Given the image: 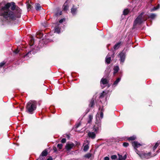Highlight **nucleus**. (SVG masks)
Instances as JSON below:
<instances>
[{
	"label": "nucleus",
	"mask_w": 160,
	"mask_h": 160,
	"mask_svg": "<svg viewBox=\"0 0 160 160\" xmlns=\"http://www.w3.org/2000/svg\"><path fill=\"white\" fill-rule=\"evenodd\" d=\"M21 12V10L15 5L14 2H8L0 9V15L3 16V20L9 22L20 18Z\"/></svg>",
	"instance_id": "obj_1"
},
{
	"label": "nucleus",
	"mask_w": 160,
	"mask_h": 160,
	"mask_svg": "<svg viewBox=\"0 0 160 160\" xmlns=\"http://www.w3.org/2000/svg\"><path fill=\"white\" fill-rule=\"evenodd\" d=\"M98 115L96 116V124L94 125L92 131H89L88 133V137L92 139L95 138L96 134L98 133L101 130V120L99 117H97Z\"/></svg>",
	"instance_id": "obj_2"
},
{
	"label": "nucleus",
	"mask_w": 160,
	"mask_h": 160,
	"mask_svg": "<svg viewBox=\"0 0 160 160\" xmlns=\"http://www.w3.org/2000/svg\"><path fill=\"white\" fill-rule=\"evenodd\" d=\"M132 144L135 150V152L142 159H147L152 157L151 152L147 153L143 152H140L137 150V148L141 146V145L137 142L134 141L132 142Z\"/></svg>",
	"instance_id": "obj_3"
},
{
	"label": "nucleus",
	"mask_w": 160,
	"mask_h": 160,
	"mask_svg": "<svg viewBox=\"0 0 160 160\" xmlns=\"http://www.w3.org/2000/svg\"><path fill=\"white\" fill-rule=\"evenodd\" d=\"M37 103L34 100L30 101L27 104L26 111L30 114L33 113V112L37 108Z\"/></svg>",
	"instance_id": "obj_4"
},
{
	"label": "nucleus",
	"mask_w": 160,
	"mask_h": 160,
	"mask_svg": "<svg viewBox=\"0 0 160 160\" xmlns=\"http://www.w3.org/2000/svg\"><path fill=\"white\" fill-rule=\"evenodd\" d=\"M144 14V13L143 12L141 13L135 20L133 25V28H135L137 24L140 25L148 19L147 17L143 15Z\"/></svg>",
	"instance_id": "obj_5"
},
{
	"label": "nucleus",
	"mask_w": 160,
	"mask_h": 160,
	"mask_svg": "<svg viewBox=\"0 0 160 160\" xmlns=\"http://www.w3.org/2000/svg\"><path fill=\"white\" fill-rule=\"evenodd\" d=\"M119 57L120 58L119 60L120 61V63L122 64L125 61L126 58L125 52H124L123 51L122 52L119 54Z\"/></svg>",
	"instance_id": "obj_6"
},
{
	"label": "nucleus",
	"mask_w": 160,
	"mask_h": 160,
	"mask_svg": "<svg viewBox=\"0 0 160 160\" xmlns=\"http://www.w3.org/2000/svg\"><path fill=\"white\" fill-rule=\"evenodd\" d=\"M61 26V25H60L58 22H57L56 24V25L55 27V31L54 32H56L58 33H59L60 31L62 30V29L60 27Z\"/></svg>",
	"instance_id": "obj_7"
},
{
	"label": "nucleus",
	"mask_w": 160,
	"mask_h": 160,
	"mask_svg": "<svg viewBox=\"0 0 160 160\" xmlns=\"http://www.w3.org/2000/svg\"><path fill=\"white\" fill-rule=\"evenodd\" d=\"M32 52L33 54H34L33 50H31L28 52L24 56V58H25V60H27L28 59V58L31 57Z\"/></svg>",
	"instance_id": "obj_8"
},
{
	"label": "nucleus",
	"mask_w": 160,
	"mask_h": 160,
	"mask_svg": "<svg viewBox=\"0 0 160 160\" xmlns=\"http://www.w3.org/2000/svg\"><path fill=\"white\" fill-rule=\"evenodd\" d=\"M112 53L111 54L110 53H109L108 55L106 56L105 58V61L106 63L107 64H109L111 60V57L112 55Z\"/></svg>",
	"instance_id": "obj_9"
},
{
	"label": "nucleus",
	"mask_w": 160,
	"mask_h": 160,
	"mask_svg": "<svg viewBox=\"0 0 160 160\" xmlns=\"http://www.w3.org/2000/svg\"><path fill=\"white\" fill-rule=\"evenodd\" d=\"M74 144L72 143L67 144L65 146L66 149L68 151L70 150L74 146Z\"/></svg>",
	"instance_id": "obj_10"
},
{
	"label": "nucleus",
	"mask_w": 160,
	"mask_h": 160,
	"mask_svg": "<svg viewBox=\"0 0 160 160\" xmlns=\"http://www.w3.org/2000/svg\"><path fill=\"white\" fill-rule=\"evenodd\" d=\"M100 82L102 87H104V86H102V84L103 85H104L105 84H107L108 82V80L106 78H102L101 79Z\"/></svg>",
	"instance_id": "obj_11"
},
{
	"label": "nucleus",
	"mask_w": 160,
	"mask_h": 160,
	"mask_svg": "<svg viewBox=\"0 0 160 160\" xmlns=\"http://www.w3.org/2000/svg\"><path fill=\"white\" fill-rule=\"evenodd\" d=\"M77 8H75L74 6H73L72 8L71 9V13L73 15H75L77 12Z\"/></svg>",
	"instance_id": "obj_12"
},
{
	"label": "nucleus",
	"mask_w": 160,
	"mask_h": 160,
	"mask_svg": "<svg viewBox=\"0 0 160 160\" xmlns=\"http://www.w3.org/2000/svg\"><path fill=\"white\" fill-rule=\"evenodd\" d=\"M99 110L100 111V116L101 119H102L103 118V112L104 111V109L103 108V107H100L99 108Z\"/></svg>",
	"instance_id": "obj_13"
},
{
	"label": "nucleus",
	"mask_w": 160,
	"mask_h": 160,
	"mask_svg": "<svg viewBox=\"0 0 160 160\" xmlns=\"http://www.w3.org/2000/svg\"><path fill=\"white\" fill-rule=\"evenodd\" d=\"M121 44V42H119L116 43L113 47V48L114 50L118 49L120 47Z\"/></svg>",
	"instance_id": "obj_14"
},
{
	"label": "nucleus",
	"mask_w": 160,
	"mask_h": 160,
	"mask_svg": "<svg viewBox=\"0 0 160 160\" xmlns=\"http://www.w3.org/2000/svg\"><path fill=\"white\" fill-rule=\"evenodd\" d=\"M121 80L120 78H118L112 84V86L115 87L117 85L118 83L120 82Z\"/></svg>",
	"instance_id": "obj_15"
},
{
	"label": "nucleus",
	"mask_w": 160,
	"mask_h": 160,
	"mask_svg": "<svg viewBox=\"0 0 160 160\" xmlns=\"http://www.w3.org/2000/svg\"><path fill=\"white\" fill-rule=\"evenodd\" d=\"M93 118V116L92 115H90L88 116V123H91L92 122V120Z\"/></svg>",
	"instance_id": "obj_16"
},
{
	"label": "nucleus",
	"mask_w": 160,
	"mask_h": 160,
	"mask_svg": "<svg viewBox=\"0 0 160 160\" xmlns=\"http://www.w3.org/2000/svg\"><path fill=\"white\" fill-rule=\"evenodd\" d=\"M119 70V68L118 66H117L115 67V68H114V71L113 72V74H115V73H117L118 72Z\"/></svg>",
	"instance_id": "obj_17"
},
{
	"label": "nucleus",
	"mask_w": 160,
	"mask_h": 160,
	"mask_svg": "<svg viewBox=\"0 0 160 160\" xmlns=\"http://www.w3.org/2000/svg\"><path fill=\"white\" fill-rule=\"evenodd\" d=\"M43 36V34L41 32H38L37 33V38H41Z\"/></svg>",
	"instance_id": "obj_18"
},
{
	"label": "nucleus",
	"mask_w": 160,
	"mask_h": 160,
	"mask_svg": "<svg viewBox=\"0 0 160 160\" xmlns=\"http://www.w3.org/2000/svg\"><path fill=\"white\" fill-rule=\"evenodd\" d=\"M48 154V152L46 150H44L41 153V155L42 156H46Z\"/></svg>",
	"instance_id": "obj_19"
},
{
	"label": "nucleus",
	"mask_w": 160,
	"mask_h": 160,
	"mask_svg": "<svg viewBox=\"0 0 160 160\" xmlns=\"http://www.w3.org/2000/svg\"><path fill=\"white\" fill-rule=\"evenodd\" d=\"M41 6L38 3L36 4L35 9L37 10H38L41 9Z\"/></svg>",
	"instance_id": "obj_20"
},
{
	"label": "nucleus",
	"mask_w": 160,
	"mask_h": 160,
	"mask_svg": "<svg viewBox=\"0 0 160 160\" xmlns=\"http://www.w3.org/2000/svg\"><path fill=\"white\" fill-rule=\"evenodd\" d=\"M156 16V14L154 13H151L149 15V17L152 19H153L155 18Z\"/></svg>",
	"instance_id": "obj_21"
},
{
	"label": "nucleus",
	"mask_w": 160,
	"mask_h": 160,
	"mask_svg": "<svg viewBox=\"0 0 160 160\" xmlns=\"http://www.w3.org/2000/svg\"><path fill=\"white\" fill-rule=\"evenodd\" d=\"M92 156V154L91 153H88L84 155V157L85 158H89Z\"/></svg>",
	"instance_id": "obj_22"
},
{
	"label": "nucleus",
	"mask_w": 160,
	"mask_h": 160,
	"mask_svg": "<svg viewBox=\"0 0 160 160\" xmlns=\"http://www.w3.org/2000/svg\"><path fill=\"white\" fill-rule=\"evenodd\" d=\"M68 8V5L65 3L63 6V9L65 11H67Z\"/></svg>",
	"instance_id": "obj_23"
},
{
	"label": "nucleus",
	"mask_w": 160,
	"mask_h": 160,
	"mask_svg": "<svg viewBox=\"0 0 160 160\" xmlns=\"http://www.w3.org/2000/svg\"><path fill=\"white\" fill-rule=\"evenodd\" d=\"M159 5H158L156 7H154L153 8H152L151 9V11L153 12V11H155V10L158 9L159 8Z\"/></svg>",
	"instance_id": "obj_24"
},
{
	"label": "nucleus",
	"mask_w": 160,
	"mask_h": 160,
	"mask_svg": "<svg viewBox=\"0 0 160 160\" xmlns=\"http://www.w3.org/2000/svg\"><path fill=\"white\" fill-rule=\"evenodd\" d=\"M89 148V146L87 144V145H85L84 147L83 150L85 152L87 151L88 150Z\"/></svg>",
	"instance_id": "obj_25"
},
{
	"label": "nucleus",
	"mask_w": 160,
	"mask_h": 160,
	"mask_svg": "<svg viewBox=\"0 0 160 160\" xmlns=\"http://www.w3.org/2000/svg\"><path fill=\"white\" fill-rule=\"evenodd\" d=\"M129 12V10L128 9H125L123 11V14L125 15H126L128 14Z\"/></svg>",
	"instance_id": "obj_26"
},
{
	"label": "nucleus",
	"mask_w": 160,
	"mask_h": 160,
	"mask_svg": "<svg viewBox=\"0 0 160 160\" xmlns=\"http://www.w3.org/2000/svg\"><path fill=\"white\" fill-rule=\"evenodd\" d=\"M94 105V100L93 99L91 100L89 104V106L90 107H92Z\"/></svg>",
	"instance_id": "obj_27"
},
{
	"label": "nucleus",
	"mask_w": 160,
	"mask_h": 160,
	"mask_svg": "<svg viewBox=\"0 0 160 160\" xmlns=\"http://www.w3.org/2000/svg\"><path fill=\"white\" fill-rule=\"evenodd\" d=\"M136 138V137L134 136L130 137L128 138V140H133Z\"/></svg>",
	"instance_id": "obj_28"
},
{
	"label": "nucleus",
	"mask_w": 160,
	"mask_h": 160,
	"mask_svg": "<svg viewBox=\"0 0 160 160\" xmlns=\"http://www.w3.org/2000/svg\"><path fill=\"white\" fill-rule=\"evenodd\" d=\"M117 158V156L116 155H114L111 156V158L112 160H115Z\"/></svg>",
	"instance_id": "obj_29"
},
{
	"label": "nucleus",
	"mask_w": 160,
	"mask_h": 160,
	"mask_svg": "<svg viewBox=\"0 0 160 160\" xmlns=\"http://www.w3.org/2000/svg\"><path fill=\"white\" fill-rule=\"evenodd\" d=\"M62 144H58L57 145V147L60 149H61L62 148Z\"/></svg>",
	"instance_id": "obj_30"
},
{
	"label": "nucleus",
	"mask_w": 160,
	"mask_h": 160,
	"mask_svg": "<svg viewBox=\"0 0 160 160\" xmlns=\"http://www.w3.org/2000/svg\"><path fill=\"white\" fill-rule=\"evenodd\" d=\"M6 63V62L3 61L0 63V67H2Z\"/></svg>",
	"instance_id": "obj_31"
},
{
	"label": "nucleus",
	"mask_w": 160,
	"mask_h": 160,
	"mask_svg": "<svg viewBox=\"0 0 160 160\" xmlns=\"http://www.w3.org/2000/svg\"><path fill=\"white\" fill-rule=\"evenodd\" d=\"M62 14V12L61 11H60L59 12H57L56 13L55 15L56 16H58L59 15H61Z\"/></svg>",
	"instance_id": "obj_32"
},
{
	"label": "nucleus",
	"mask_w": 160,
	"mask_h": 160,
	"mask_svg": "<svg viewBox=\"0 0 160 160\" xmlns=\"http://www.w3.org/2000/svg\"><path fill=\"white\" fill-rule=\"evenodd\" d=\"M31 7L32 6H31V5L29 4H28L27 5V9H28V10H30L31 9Z\"/></svg>",
	"instance_id": "obj_33"
},
{
	"label": "nucleus",
	"mask_w": 160,
	"mask_h": 160,
	"mask_svg": "<svg viewBox=\"0 0 160 160\" xmlns=\"http://www.w3.org/2000/svg\"><path fill=\"white\" fill-rule=\"evenodd\" d=\"M65 20L66 19L65 18L62 19L59 21V23H61L63 21H65Z\"/></svg>",
	"instance_id": "obj_34"
},
{
	"label": "nucleus",
	"mask_w": 160,
	"mask_h": 160,
	"mask_svg": "<svg viewBox=\"0 0 160 160\" xmlns=\"http://www.w3.org/2000/svg\"><path fill=\"white\" fill-rule=\"evenodd\" d=\"M118 159L120 160H122V156L119 154H118Z\"/></svg>",
	"instance_id": "obj_35"
},
{
	"label": "nucleus",
	"mask_w": 160,
	"mask_h": 160,
	"mask_svg": "<svg viewBox=\"0 0 160 160\" xmlns=\"http://www.w3.org/2000/svg\"><path fill=\"white\" fill-rule=\"evenodd\" d=\"M123 145L124 147H127L128 146L129 144L128 142H124L123 143Z\"/></svg>",
	"instance_id": "obj_36"
},
{
	"label": "nucleus",
	"mask_w": 160,
	"mask_h": 160,
	"mask_svg": "<svg viewBox=\"0 0 160 160\" xmlns=\"http://www.w3.org/2000/svg\"><path fill=\"white\" fill-rule=\"evenodd\" d=\"M66 140L65 138H63L61 140V142L62 143H65L66 142Z\"/></svg>",
	"instance_id": "obj_37"
},
{
	"label": "nucleus",
	"mask_w": 160,
	"mask_h": 160,
	"mask_svg": "<svg viewBox=\"0 0 160 160\" xmlns=\"http://www.w3.org/2000/svg\"><path fill=\"white\" fill-rule=\"evenodd\" d=\"M81 124L80 122H79L78 123H77L75 125V127L76 128H78L80 125Z\"/></svg>",
	"instance_id": "obj_38"
},
{
	"label": "nucleus",
	"mask_w": 160,
	"mask_h": 160,
	"mask_svg": "<svg viewBox=\"0 0 160 160\" xmlns=\"http://www.w3.org/2000/svg\"><path fill=\"white\" fill-rule=\"evenodd\" d=\"M158 146V145H157V144L156 143L155 145H154V147L153 148V150H154Z\"/></svg>",
	"instance_id": "obj_39"
},
{
	"label": "nucleus",
	"mask_w": 160,
	"mask_h": 160,
	"mask_svg": "<svg viewBox=\"0 0 160 160\" xmlns=\"http://www.w3.org/2000/svg\"><path fill=\"white\" fill-rule=\"evenodd\" d=\"M127 158V155L126 154L125 155L123 156H122V160H125Z\"/></svg>",
	"instance_id": "obj_40"
},
{
	"label": "nucleus",
	"mask_w": 160,
	"mask_h": 160,
	"mask_svg": "<svg viewBox=\"0 0 160 160\" xmlns=\"http://www.w3.org/2000/svg\"><path fill=\"white\" fill-rule=\"evenodd\" d=\"M109 158L108 157H104V160H109Z\"/></svg>",
	"instance_id": "obj_41"
},
{
	"label": "nucleus",
	"mask_w": 160,
	"mask_h": 160,
	"mask_svg": "<svg viewBox=\"0 0 160 160\" xmlns=\"http://www.w3.org/2000/svg\"><path fill=\"white\" fill-rule=\"evenodd\" d=\"M19 52V51L18 50V49H16L14 51V52L16 53L17 54Z\"/></svg>",
	"instance_id": "obj_42"
},
{
	"label": "nucleus",
	"mask_w": 160,
	"mask_h": 160,
	"mask_svg": "<svg viewBox=\"0 0 160 160\" xmlns=\"http://www.w3.org/2000/svg\"><path fill=\"white\" fill-rule=\"evenodd\" d=\"M104 92H103L102 93L100 96V97L101 98L103 96L104 94Z\"/></svg>",
	"instance_id": "obj_43"
},
{
	"label": "nucleus",
	"mask_w": 160,
	"mask_h": 160,
	"mask_svg": "<svg viewBox=\"0 0 160 160\" xmlns=\"http://www.w3.org/2000/svg\"><path fill=\"white\" fill-rule=\"evenodd\" d=\"M52 158L51 157H49L47 160H52Z\"/></svg>",
	"instance_id": "obj_44"
},
{
	"label": "nucleus",
	"mask_w": 160,
	"mask_h": 160,
	"mask_svg": "<svg viewBox=\"0 0 160 160\" xmlns=\"http://www.w3.org/2000/svg\"><path fill=\"white\" fill-rule=\"evenodd\" d=\"M156 144H157V145H159L160 144V141H157V142L156 143Z\"/></svg>",
	"instance_id": "obj_45"
},
{
	"label": "nucleus",
	"mask_w": 160,
	"mask_h": 160,
	"mask_svg": "<svg viewBox=\"0 0 160 160\" xmlns=\"http://www.w3.org/2000/svg\"><path fill=\"white\" fill-rule=\"evenodd\" d=\"M42 25L43 26H44L45 27H47V25H44V24H43V23H42Z\"/></svg>",
	"instance_id": "obj_46"
},
{
	"label": "nucleus",
	"mask_w": 160,
	"mask_h": 160,
	"mask_svg": "<svg viewBox=\"0 0 160 160\" xmlns=\"http://www.w3.org/2000/svg\"><path fill=\"white\" fill-rule=\"evenodd\" d=\"M65 27V26H64V25H63V27Z\"/></svg>",
	"instance_id": "obj_47"
},
{
	"label": "nucleus",
	"mask_w": 160,
	"mask_h": 160,
	"mask_svg": "<svg viewBox=\"0 0 160 160\" xmlns=\"http://www.w3.org/2000/svg\"><path fill=\"white\" fill-rule=\"evenodd\" d=\"M32 45H31V44H30V46H32Z\"/></svg>",
	"instance_id": "obj_48"
},
{
	"label": "nucleus",
	"mask_w": 160,
	"mask_h": 160,
	"mask_svg": "<svg viewBox=\"0 0 160 160\" xmlns=\"http://www.w3.org/2000/svg\"><path fill=\"white\" fill-rule=\"evenodd\" d=\"M67 136H68V137H69V136H68V135H67Z\"/></svg>",
	"instance_id": "obj_49"
}]
</instances>
